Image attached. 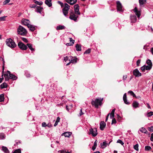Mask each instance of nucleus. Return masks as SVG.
Instances as JSON below:
<instances>
[{
	"label": "nucleus",
	"mask_w": 153,
	"mask_h": 153,
	"mask_svg": "<svg viewBox=\"0 0 153 153\" xmlns=\"http://www.w3.org/2000/svg\"><path fill=\"white\" fill-rule=\"evenodd\" d=\"M17 32L18 34L24 36L26 35L27 32L25 28L21 25H19L17 28Z\"/></svg>",
	"instance_id": "f257e3e1"
},
{
	"label": "nucleus",
	"mask_w": 153,
	"mask_h": 153,
	"mask_svg": "<svg viewBox=\"0 0 153 153\" xmlns=\"http://www.w3.org/2000/svg\"><path fill=\"white\" fill-rule=\"evenodd\" d=\"M103 98H97L94 101L92 100L91 102V104L93 105H94L96 108H98L99 105H102V102L103 100Z\"/></svg>",
	"instance_id": "f03ea898"
},
{
	"label": "nucleus",
	"mask_w": 153,
	"mask_h": 153,
	"mask_svg": "<svg viewBox=\"0 0 153 153\" xmlns=\"http://www.w3.org/2000/svg\"><path fill=\"white\" fill-rule=\"evenodd\" d=\"M6 42L7 45L11 48H14L17 46L14 41L11 38L7 39Z\"/></svg>",
	"instance_id": "7ed1b4c3"
},
{
	"label": "nucleus",
	"mask_w": 153,
	"mask_h": 153,
	"mask_svg": "<svg viewBox=\"0 0 153 153\" xmlns=\"http://www.w3.org/2000/svg\"><path fill=\"white\" fill-rule=\"evenodd\" d=\"M64 8L62 9V12L64 16H66L68 13V11L70 9V6L67 3H65L64 5Z\"/></svg>",
	"instance_id": "20e7f679"
},
{
	"label": "nucleus",
	"mask_w": 153,
	"mask_h": 153,
	"mask_svg": "<svg viewBox=\"0 0 153 153\" xmlns=\"http://www.w3.org/2000/svg\"><path fill=\"white\" fill-rule=\"evenodd\" d=\"M70 16L69 18L71 19L74 20V21H76L78 16L76 15L73 12H70Z\"/></svg>",
	"instance_id": "39448f33"
},
{
	"label": "nucleus",
	"mask_w": 153,
	"mask_h": 153,
	"mask_svg": "<svg viewBox=\"0 0 153 153\" xmlns=\"http://www.w3.org/2000/svg\"><path fill=\"white\" fill-rule=\"evenodd\" d=\"M18 46L22 50H25L27 48V46L21 42H19L18 43Z\"/></svg>",
	"instance_id": "423d86ee"
},
{
	"label": "nucleus",
	"mask_w": 153,
	"mask_h": 153,
	"mask_svg": "<svg viewBox=\"0 0 153 153\" xmlns=\"http://www.w3.org/2000/svg\"><path fill=\"white\" fill-rule=\"evenodd\" d=\"M116 4L117 11L120 12H123V10L122 9V6L120 1H117L116 2Z\"/></svg>",
	"instance_id": "0eeeda50"
},
{
	"label": "nucleus",
	"mask_w": 153,
	"mask_h": 153,
	"mask_svg": "<svg viewBox=\"0 0 153 153\" xmlns=\"http://www.w3.org/2000/svg\"><path fill=\"white\" fill-rule=\"evenodd\" d=\"M152 67L150 66V65H144L141 68V69L143 72H144L145 70H150L152 68Z\"/></svg>",
	"instance_id": "6e6552de"
},
{
	"label": "nucleus",
	"mask_w": 153,
	"mask_h": 153,
	"mask_svg": "<svg viewBox=\"0 0 153 153\" xmlns=\"http://www.w3.org/2000/svg\"><path fill=\"white\" fill-rule=\"evenodd\" d=\"M70 59H71V60H70L69 62H68L67 64V65H69L70 63H74L77 62V58L76 57H73L72 56L70 57Z\"/></svg>",
	"instance_id": "1a4fd4ad"
},
{
	"label": "nucleus",
	"mask_w": 153,
	"mask_h": 153,
	"mask_svg": "<svg viewBox=\"0 0 153 153\" xmlns=\"http://www.w3.org/2000/svg\"><path fill=\"white\" fill-rule=\"evenodd\" d=\"M133 10L135 13V14L137 16L138 18L139 19L141 15L140 11L138 10L136 7H135Z\"/></svg>",
	"instance_id": "9d476101"
},
{
	"label": "nucleus",
	"mask_w": 153,
	"mask_h": 153,
	"mask_svg": "<svg viewBox=\"0 0 153 153\" xmlns=\"http://www.w3.org/2000/svg\"><path fill=\"white\" fill-rule=\"evenodd\" d=\"M22 22L23 25L28 27L30 24V21L28 19H23L22 20Z\"/></svg>",
	"instance_id": "9b49d317"
},
{
	"label": "nucleus",
	"mask_w": 153,
	"mask_h": 153,
	"mask_svg": "<svg viewBox=\"0 0 153 153\" xmlns=\"http://www.w3.org/2000/svg\"><path fill=\"white\" fill-rule=\"evenodd\" d=\"M133 74L135 77H139L141 76V74L140 73L139 70L136 69L133 71Z\"/></svg>",
	"instance_id": "f8f14e48"
},
{
	"label": "nucleus",
	"mask_w": 153,
	"mask_h": 153,
	"mask_svg": "<svg viewBox=\"0 0 153 153\" xmlns=\"http://www.w3.org/2000/svg\"><path fill=\"white\" fill-rule=\"evenodd\" d=\"M7 72L9 74V78L13 80H15L16 79L17 77L15 75L10 74V72L9 71H7Z\"/></svg>",
	"instance_id": "ddd939ff"
},
{
	"label": "nucleus",
	"mask_w": 153,
	"mask_h": 153,
	"mask_svg": "<svg viewBox=\"0 0 153 153\" xmlns=\"http://www.w3.org/2000/svg\"><path fill=\"white\" fill-rule=\"evenodd\" d=\"M106 126V123L104 121L101 122L100 124V128L101 130H103L105 128Z\"/></svg>",
	"instance_id": "4468645a"
},
{
	"label": "nucleus",
	"mask_w": 153,
	"mask_h": 153,
	"mask_svg": "<svg viewBox=\"0 0 153 153\" xmlns=\"http://www.w3.org/2000/svg\"><path fill=\"white\" fill-rule=\"evenodd\" d=\"M89 131V134H97V128H94V129L91 128L90 129Z\"/></svg>",
	"instance_id": "2eb2a0df"
},
{
	"label": "nucleus",
	"mask_w": 153,
	"mask_h": 153,
	"mask_svg": "<svg viewBox=\"0 0 153 153\" xmlns=\"http://www.w3.org/2000/svg\"><path fill=\"white\" fill-rule=\"evenodd\" d=\"M130 19L132 22H135L137 20L136 16L134 15H131L130 16Z\"/></svg>",
	"instance_id": "dca6fc26"
},
{
	"label": "nucleus",
	"mask_w": 153,
	"mask_h": 153,
	"mask_svg": "<svg viewBox=\"0 0 153 153\" xmlns=\"http://www.w3.org/2000/svg\"><path fill=\"white\" fill-rule=\"evenodd\" d=\"M65 1L71 5L75 4L77 1V0H65Z\"/></svg>",
	"instance_id": "f3484780"
},
{
	"label": "nucleus",
	"mask_w": 153,
	"mask_h": 153,
	"mask_svg": "<svg viewBox=\"0 0 153 153\" xmlns=\"http://www.w3.org/2000/svg\"><path fill=\"white\" fill-rule=\"evenodd\" d=\"M132 105L134 108H136L139 107V103L138 102L135 101H133Z\"/></svg>",
	"instance_id": "a211bd4d"
},
{
	"label": "nucleus",
	"mask_w": 153,
	"mask_h": 153,
	"mask_svg": "<svg viewBox=\"0 0 153 153\" xmlns=\"http://www.w3.org/2000/svg\"><path fill=\"white\" fill-rule=\"evenodd\" d=\"M123 100L124 103L126 104H128L129 102L127 101L126 94L125 93L123 96Z\"/></svg>",
	"instance_id": "6ab92c4d"
},
{
	"label": "nucleus",
	"mask_w": 153,
	"mask_h": 153,
	"mask_svg": "<svg viewBox=\"0 0 153 153\" xmlns=\"http://www.w3.org/2000/svg\"><path fill=\"white\" fill-rule=\"evenodd\" d=\"M27 27L29 28L30 30L32 31H34L36 29L34 26L30 24H29Z\"/></svg>",
	"instance_id": "aec40b11"
},
{
	"label": "nucleus",
	"mask_w": 153,
	"mask_h": 153,
	"mask_svg": "<svg viewBox=\"0 0 153 153\" xmlns=\"http://www.w3.org/2000/svg\"><path fill=\"white\" fill-rule=\"evenodd\" d=\"M27 46L29 49L32 51H35V49L33 48L32 45L30 43H27Z\"/></svg>",
	"instance_id": "412c9836"
},
{
	"label": "nucleus",
	"mask_w": 153,
	"mask_h": 153,
	"mask_svg": "<svg viewBox=\"0 0 153 153\" xmlns=\"http://www.w3.org/2000/svg\"><path fill=\"white\" fill-rule=\"evenodd\" d=\"M2 149L3 151L5 153H9V151L7 147L4 146H2Z\"/></svg>",
	"instance_id": "4be33fe9"
},
{
	"label": "nucleus",
	"mask_w": 153,
	"mask_h": 153,
	"mask_svg": "<svg viewBox=\"0 0 153 153\" xmlns=\"http://www.w3.org/2000/svg\"><path fill=\"white\" fill-rule=\"evenodd\" d=\"M43 8L40 7H38L35 10V11L37 13L41 14V12L42 11Z\"/></svg>",
	"instance_id": "5701e85b"
},
{
	"label": "nucleus",
	"mask_w": 153,
	"mask_h": 153,
	"mask_svg": "<svg viewBox=\"0 0 153 153\" xmlns=\"http://www.w3.org/2000/svg\"><path fill=\"white\" fill-rule=\"evenodd\" d=\"M65 27L64 25H59L57 26L56 29L57 30H62L65 29Z\"/></svg>",
	"instance_id": "b1692460"
},
{
	"label": "nucleus",
	"mask_w": 153,
	"mask_h": 153,
	"mask_svg": "<svg viewBox=\"0 0 153 153\" xmlns=\"http://www.w3.org/2000/svg\"><path fill=\"white\" fill-rule=\"evenodd\" d=\"M51 2V0H46L45 1V3L49 7H51L52 5Z\"/></svg>",
	"instance_id": "393cba45"
},
{
	"label": "nucleus",
	"mask_w": 153,
	"mask_h": 153,
	"mask_svg": "<svg viewBox=\"0 0 153 153\" xmlns=\"http://www.w3.org/2000/svg\"><path fill=\"white\" fill-rule=\"evenodd\" d=\"M102 148H105L108 145V143L106 142H103L102 143H101L100 144Z\"/></svg>",
	"instance_id": "a878e982"
},
{
	"label": "nucleus",
	"mask_w": 153,
	"mask_h": 153,
	"mask_svg": "<svg viewBox=\"0 0 153 153\" xmlns=\"http://www.w3.org/2000/svg\"><path fill=\"white\" fill-rule=\"evenodd\" d=\"M9 74L7 72L6 74H4V76L5 77V81H8L9 79V77L8 75Z\"/></svg>",
	"instance_id": "bb28decb"
},
{
	"label": "nucleus",
	"mask_w": 153,
	"mask_h": 153,
	"mask_svg": "<svg viewBox=\"0 0 153 153\" xmlns=\"http://www.w3.org/2000/svg\"><path fill=\"white\" fill-rule=\"evenodd\" d=\"M7 87V84L5 82H4L1 85L0 87L1 89L6 88Z\"/></svg>",
	"instance_id": "cd10ccee"
},
{
	"label": "nucleus",
	"mask_w": 153,
	"mask_h": 153,
	"mask_svg": "<svg viewBox=\"0 0 153 153\" xmlns=\"http://www.w3.org/2000/svg\"><path fill=\"white\" fill-rule=\"evenodd\" d=\"M139 3L140 6L146 3V1L145 0H139Z\"/></svg>",
	"instance_id": "c85d7f7f"
},
{
	"label": "nucleus",
	"mask_w": 153,
	"mask_h": 153,
	"mask_svg": "<svg viewBox=\"0 0 153 153\" xmlns=\"http://www.w3.org/2000/svg\"><path fill=\"white\" fill-rule=\"evenodd\" d=\"M4 97L3 94H0V102L4 101Z\"/></svg>",
	"instance_id": "c756f323"
},
{
	"label": "nucleus",
	"mask_w": 153,
	"mask_h": 153,
	"mask_svg": "<svg viewBox=\"0 0 153 153\" xmlns=\"http://www.w3.org/2000/svg\"><path fill=\"white\" fill-rule=\"evenodd\" d=\"M140 131L142 133H145L147 132V130L143 127H142L140 129Z\"/></svg>",
	"instance_id": "7c9ffc66"
},
{
	"label": "nucleus",
	"mask_w": 153,
	"mask_h": 153,
	"mask_svg": "<svg viewBox=\"0 0 153 153\" xmlns=\"http://www.w3.org/2000/svg\"><path fill=\"white\" fill-rule=\"evenodd\" d=\"M76 50L77 51H81V46L78 44H76Z\"/></svg>",
	"instance_id": "2f4dec72"
},
{
	"label": "nucleus",
	"mask_w": 153,
	"mask_h": 153,
	"mask_svg": "<svg viewBox=\"0 0 153 153\" xmlns=\"http://www.w3.org/2000/svg\"><path fill=\"white\" fill-rule=\"evenodd\" d=\"M146 63L148 65H150V66L152 67V63L150 59H148L146 61Z\"/></svg>",
	"instance_id": "473e14b6"
},
{
	"label": "nucleus",
	"mask_w": 153,
	"mask_h": 153,
	"mask_svg": "<svg viewBox=\"0 0 153 153\" xmlns=\"http://www.w3.org/2000/svg\"><path fill=\"white\" fill-rule=\"evenodd\" d=\"M128 93L130 94L133 97H136V96L135 94L132 91H129L128 92Z\"/></svg>",
	"instance_id": "72a5a7b5"
},
{
	"label": "nucleus",
	"mask_w": 153,
	"mask_h": 153,
	"mask_svg": "<svg viewBox=\"0 0 153 153\" xmlns=\"http://www.w3.org/2000/svg\"><path fill=\"white\" fill-rule=\"evenodd\" d=\"M21 150L20 149H17L15 150L13 153H21Z\"/></svg>",
	"instance_id": "f704fd0d"
},
{
	"label": "nucleus",
	"mask_w": 153,
	"mask_h": 153,
	"mask_svg": "<svg viewBox=\"0 0 153 153\" xmlns=\"http://www.w3.org/2000/svg\"><path fill=\"white\" fill-rule=\"evenodd\" d=\"M34 2L36 4L41 5L42 4V1L39 2L37 1L34 0Z\"/></svg>",
	"instance_id": "c9c22d12"
},
{
	"label": "nucleus",
	"mask_w": 153,
	"mask_h": 153,
	"mask_svg": "<svg viewBox=\"0 0 153 153\" xmlns=\"http://www.w3.org/2000/svg\"><path fill=\"white\" fill-rule=\"evenodd\" d=\"M138 144H137L134 146V149L136 151H138Z\"/></svg>",
	"instance_id": "e433bc0d"
},
{
	"label": "nucleus",
	"mask_w": 153,
	"mask_h": 153,
	"mask_svg": "<svg viewBox=\"0 0 153 153\" xmlns=\"http://www.w3.org/2000/svg\"><path fill=\"white\" fill-rule=\"evenodd\" d=\"M70 57H68V56H66L64 58V61L65 62H67L68 60L69 62H70Z\"/></svg>",
	"instance_id": "4c0bfd02"
},
{
	"label": "nucleus",
	"mask_w": 153,
	"mask_h": 153,
	"mask_svg": "<svg viewBox=\"0 0 153 153\" xmlns=\"http://www.w3.org/2000/svg\"><path fill=\"white\" fill-rule=\"evenodd\" d=\"M147 116L148 117H150L152 115H153V112L150 111L147 113Z\"/></svg>",
	"instance_id": "58836bf2"
},
{
	"label": "nucleus",
	"mask_w": 153,
	"mask_h": 153,
	"mask_svg": "<svg viewBox=\"0 0 153 153\" xmlns=\"http://www.w3.org/2000/svg\"><path fill=\"white\" fill-rule=\"evenodd\" d=\"M79 9H76L74 10L75 13L77 15H80V12H79Z\"/></svg>",
	"instance_id": "ea45409f"
},
{
	"label": "nucleus",
	"mask_w": 153,
	"mask_h": 153,
	"mask_svg": "<svg viewBox=\"0 0 153 153\" xmlns=\"http://www.w3.org/2000/svg\"><path fill=\"white\" fill-rule=\"evenodd\" d=\"M117 143H119L120 144L122 145H123L124 144V143L123 141H122L121 140L119 139L118 140H117Z\"/></svg>",
	"instance_id": "a19ab883"
},
{
	"label": "nucleus",
	"mask_w": 153,
	"mask_h": 153,
	"mask_svg": "<svg viewBox=\"0 0 153 153\" xmlns=\"http://www.w3.org/2000/svg\"><path fill=\"white\" fill-rule=\"evenodd\" d=\"M72 152V151L71 150L69 152L66 151V150L64 151L63 150L61 151H60V153H71Z\"/></svg>",
	"instance_id": "79ce46f5"
},
{
	"label": "nucleus",
	"mask_w": 153,
	"mask_h": 153,
	"mask_svg": "<svg viewBox=\"0 0 153 153\" xmlns=\"http://www.w3.org/2000/svg\"><path fill=\"white\" fill-rule=\"evenodd\" d=\"M151 149L150 146H146L145 147V150L146 151H149Z\"/></svg>",
	"instance_id": "37998d69"
},
{
	"label": "nucleus",
	"mask_w": 153,
	"mask_h": 153,
	"mask_svg": "<svg viewBox=\"0 0 153 153\" xmlns=\"http://www.w3.org/2000/svg\"><path fill=\"white\" fill-rule=\"evenodd\" d=\"M74 10L79 9V6L78 4H76L74 6Z\"/></svg>",
	"instance_id": "c03bdc74"
},
{
	"label": "nucleus",
	"mask_w": 153,
	"mask_h": 153,
	"mask_svg": "<svg viewBox=\"0 0 153 153\" xmlns=\"http://www.w3.org/2000/svg\"><path fill=\"white\" fill-rule=\"evenodd\" d=\"M91 50L90 49H88V50H86L84 53V54H88L89 53L91 52Z\"/></svg>",
	"instance_id": "a18cd8bd"
},
{
	"label": "nucleus",
	"mask_w": 153,
	"mask_h": 153,
	"mask_svg": "<svg viewBox=\"0 0 153 153\" xmlns=\"http://www.w3.org/2000/svg\"><path fill=\"white\" fill-rule=\"evenodd\" d=\"M5 137V134H0V139H4Z\"/></svg>",
	"instance_id": "49530a36"
},
{
	"label": "nucleus",
	"mask_w": 153,
	"mask_h": 153,
	"mask_svg": "<svg viewBox=\"0 0 153 153\" xmlns=\"http://www.w3.org/2000/svg\"><path fill=\"white\" fill-rule=\"evenodd\" d=\"M57 3L61 5L62 7H63L64 4H63V3L61 2V1H57Z\"/></svg>",
	"instance_id": "de8ad7c7"
},
{
	"label": "nucleus",
	"mask_w": 153,
	"mask_h": 153,
	"mask_svg": "<svg viewBox=\"0 0 153 153\" xmlns=\"http://www.w3.org/2000/svg\"><path fill=\"white\" fill-rule=\"evenodd\" d=\"M148 130L151 132H153V126L148 128Z\"/></svg>",
	"instance_id": "09e8293b"
},
{
	"label": "nucleus",
	"mask_w": 153,
	"mask_h": 153,
	"mask_svg": "<svg viewBox=\"0 0 153 153\" xmlns=\"http://www.w3.org/2000/svg\"><path fill=\"white\" fill-rule=\"evenodd\" d=\"M22 41H23L24 42L26 43H27L28 42L27 40L25 38L22 37Z\"/></svg>",
	"instance_id": "8fccbe9b"
},
{
	"label": "nucleus",
	"mask_w": 153,
	"mask_h": 153,
	"mask_svg": "<svg viewBox=\"0 0 153 153\" xmlns=\"http://www.w3.org/2000/svg\"><path fill=\"white\" fill-rule=\"evenodd\" d=\"M10 1V0H6L4 1L3 4L4 5L6 4H7L9 3Z\"/></svg>",
	"instance_id": "3c124183"
},
{
	"label": "nucleus",
	"mask_w": 153,
	"mask_h": 153,
	"mask_svg": "<svg viewBox=\"0 0 153 153\" xmlns=\"http://www.w3.org/2000/svg\"><path fill=\"white\" fill-rule=\"evenodd\" d=\"M69 39H70V42H71V43L73 45L74 43V40H73L71 38H69Z\"/></svg>",
	"instance_id": "603ef678"
},
{
	"label": "nucleus",
	"mask_w": 153,
	"mask_h": 153,
	"mask_svg": "<svg viewBox=\"0 0 153 153\" xmlns=\"http://www.w3.org/2000/svg\"><path fill=\"white\" fill-rule=\"evenodd\" d=\"M47 124L45 122L42 123V127H47Z\"/></svg>",
	"instance_id": "864d4df0"
},
{
	"label": "nucleus",
	"mask_w": 153,
	"mask_h": 153,
	"mask_svg": "<svg viewBox=\"0 0 153 153\" xmlns=\"http://www.w3.org/2000/svg\"><path fill=\"white\" fill-rule=\"evenodd\" d=\"M6 17L5 16H3L0 17V21L5 20V19Z\"/></svg>",
	"instance_id": "5fc2aeb1"
},
{
	"label": "nucleus",
	"mask_w": 153,
	"mask_h": 153,
	"mask_svg": "<svg viewBox=\"0 0 153 153\" xmlns=\"http://www.w3.org/2000/svg\"><path fill=\"white\" fill-rule=\"evenodd\" d=\"M112 123H111V124H114V123H116V120H115V118H112Z\"/></svg>",
	"instance_id": "6e6d98bb"
},
{
	"label": "nucleus",
	"mask_w": 153,
	"mask_h": 153,
	"mask_svg": "<svg viewBox=\"0 0 153 153\" xmlns=\"http://www.w3.org/2000/svg\"><path fill=\"white\" fill-rule=\"evenodd\" d=\"M140 59H139L137 61V66H139V65L140 63Z\"/></svg>",
	"instance_id": "4d7b16f0"
},
{
	"label": "nucleus",
	"mask_w": 153,
	"mask_h": 153,
	"mask_svg": "<svg viewBox=\"0 0 153 153\" xmlns=\"http://www.w3.org/2000/svg\"><path fill=\"white\" fill-rule=\"evenodd\" d=\"M110 117L111 119H112L114 117V114L110 113Z\"/></svg>",
	"instance_id": "13d9d810"
},
{
	"label": "nucleus",
	"mask_w": 153,
	"mask_h": 153,
	"mask_svg": "<svg viewBox=\"0 0 153 153\" xmlns=\"http://www.w3.org/2000/svg\"><path fill=\"white\" fill-rule=\"evenodd\" d=\"M52 127V125L50 123H48L47 125V127H48V128H51Z\"/></svg>",
	"instance_id": "bf43d9fd"
},
{
	"label": "nucleus",
	"mask_w": 153,
	"mask_h": 153,
	"mask_svg": "<svg viewBox=\"0 0 153 153\" xmlns=\"http://www.w3.org/2000/svg\"><path fill=\"white\" fill-rule=\"evenodd\" d=\"M36 7V5L35 4L30 5V8H35V7Z\"/></svg>",
	"instance_id": "052dcab7"
},
{
	"label": "nucleus",
	"mask_w": 153,
	"mask_h": 153,
	"mask_svg": "<svg viewBox=\"0 0 153 153\" xmlns=\"http://www.w3.org/2000/svg\"><path fill=\"white\" fill-rule=\"evenodd\" d=\"M62 134V136H63L64 135L65 137H70V136L71 135V134Z\"/></svg>",
	"instance_id": "680f3d73"
},
{
	"label": "nucleus",
	"mask_w": 153,
	"mask_h": 153,
	"mask_svg": "<svg viewBox=\"0 0 153 153\" xmlns=\"http://www.w3.org/2000/svg\"><path fill=\"white\" fill-rule=\"evenodd\" d=\"M127 75H124L123 76V80H125L127 78Z\"/></svg>",
	"instance_id": "e2e57ef3"
},
{
	"label": "nucleus",
	"mask_w": 153,
	"mask_h": 153,
	"mask_svg": "<svg viewBox=\"0 0 153 153\" xmlns=\"http://www.w3.org/2000/svg\"><path fill=\"white\" fill-rule=\"evenodd\" d=\"M82 108H81L80 110V113H79V116H81L83 114V113L82 112Z\"/></svg>",
	"instance_id": "0e129e2a"
},
{
	"label": "nucleus",
	"mask_w": 153,
	"mask_h": 153,
	"mask_svg": "<svg viewBox=\"0 0 153 153\" xmlns=\"http://www.w3.org/2000/svg\"><path fill=\"white\" fill-rule=\"evenodd\" d=\"M60 117H58L56 118V121L59 123L60 121Z\"/></svg>",
	"instance_id": "69168bd1"
},
{
	"label": "nucleus",
	"mask_w": 153,
	"mask_h": 153,
	"mask_svg": "<svg viewBox=\"0 0 153 153\" xmlns=\"http://www.w3.org/2000/svg\"><path fill=\"white\" fill-rule=\"evenodd\" d=\"M150 140L152 141H153V134H151V136L150 138Z\"/></svg>",
	"instance_id": "338daca9"
},
{
	"label": "nucleus",
	"mask_w": 153,
	"mask_h": 153,
	"mask_svg": "<svg viewBox=\"0 0 153 153\" xmlns=\"http://www.w3.org/2000/svg\"><path fill=\"white\" fill-rule=\"evenodd\" d=\"M110 115V113H109L108 115H107L106 118V119H105V122H106L107 120H108V117L109 116V115Z\"/></svg>",
	"instance_id": "774afa93"
}]
</instances>
